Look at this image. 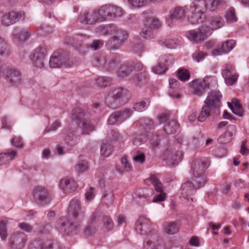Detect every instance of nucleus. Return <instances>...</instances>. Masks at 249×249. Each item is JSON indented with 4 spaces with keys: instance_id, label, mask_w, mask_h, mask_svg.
<instances>
[{
    "instance_id": "1",
    "label": "nucleus",
    "mask_w": 249,
    "mask_h": 249,
    "mask_svg": "<svg viewBox=\"0 0 249 249\" xmlns=\"http://www.w3.org/2000/svg\"><path fill=\"white\" fill-rule=\"evenodd\" d=\"M224 20L220 16L213 17L211 21H205L197 30H190L186 33L187 38L195 43L206 39L213 30H217L224 25Z\"/></svg>"
},
{
    "instance_id": "2",
    "label": "nucleus",
    "mask_w": 249,
    "mask_h": 249,
    "mask_svg": "<svg viewBox=\"0 0 249 249\" xmlns=\"http://www.w3.org/2000/svg\"><path fill=\"white\" fill-rule=\"evenodd\" d=\"M80 211V205L79 200H72L67 209L68 217H61L57 223V228L62 232H65L68 230V232L70 231L76 233L80 226V223L78 220Z\"/></svg>"
},
{
    "instance_id": "3",
    "label": "nucleus",
    "mask_w": 249,
    "mask_h": 249,
    "mask_svg": "<svg viewBox=\"0 0 249 249\" xmlns=\"http://www.w3.org/2000/svg\"><path fill=\"white\" fill-rule=\"evenodd\" d=\"M221 2L222 0H195L187 11L188 21L192 24L198 23L205 12L214 11Z\"/></svg>"
},
{
    "instance_id": "4",
    "label": "nucleus",
    "mask_w": 249,
    "mask_h": 249,
    "mask_svg": "<svg viewBox=\"0 0 249 249\" xmlns=\"http://www.w3.org/2000/svg\"><path fill=\"white\" fill-rule=\"evenodd\" d=\"M85 114L81 108H74L71 111V119L77 121L84 133L88 134L94 130L95 126L90 121L85 118Z\"/></svg>"
},
{
    "instance_id": "5",
    "label": "nucleus",
    "mask_w": 249,
    "mask_h": 249,
    "mask_svg": "<svg viewBox=\"0 0 249 249\" xmlns=\"http://www.w3.org/2000/svg\"><path fill=\"white\" fill-rule=\"evenodd\" d=\"M211 84L215 86L216 82L213 77H206L202 80H195L193 82L194 92L197 95H201L207 89H210Z\"/></svg>"
},
{
    "instance_id": "6",
    "label": "nucleus",
    "mask_w": 249,
    "mask_h": 249,
    "mask_svg": "<svg viewBox=\"0 0 249 249\" xmlns=\"http://www.w3.org/2000/svg\"><path fill=\"white\" fill-rule=\"evenodd\" d=\"M149 181L154 186L155 190L159 193L156 195L153 199V202L155 203L164 201L166 198V194L163 192V187L160 182L157 176L152 175L149 178Z\"/></svg>"
},
{
    "instance_id": "7",
    "label": "nucleus",
    "mask_w": 249,
    "mask_h": 249,
    "mask_svg": "<svg viewBox=\"0 0 249 249\" xmlns=\"http://www.w3.org/2000/svg\"><path fill=\"white\" fill-rule=\"evenodd\" d=\"M33 196L35 200L42 205L49 203L52 199V196L49 191L41 186L34 189Z\"/></svg>"
},
{
    "instance_id": "8",
    "label": "nucleus",
    "mask_w": 249,
    "mask_h": 249,
    "mask_svg": "<svg viewBox=\"0 0 249 249\" xmlns=\"http://www.w3.org/2000/svg\"><path fill=\"white\" fill-rule=\"evenodd\" d=\"M221 98L222 95L219 91L217 90H212L208 93L204 103L206 105L217 111V109L221 106L220 100Z\"/></svg>"
},
{
    "instance_id": "9",
    "label": "nucleus",
    "mask_w": 249,
    "mask_h": 249,
    "mask_svg": "<svg viewBox=\"0 0 249 249\" xmlns=\"http://www.w3.org/2000/svg\"><path fill=\"white\" fill-rule=\"evenodd\" d=\"M120 12V9L112 5H105L101 6L98 10L97 13L99 16L101 21L105 20L108 16H117Z\"/></svg>"
},
{
    "instance_id": "10",
    "label": "nucleus",
    "mask_w": 249,
    "mask_h": 249,
    "mask_svg": "<svg viewBox=\"0 0 249 249\" xmlns=\"http://www.w3.org/2000/svg\"><path fill=\"white\" fill-rule=\"evenodd\" d=\"M203 187V185L200 184L195 185L192 182L186 181L182 184L181 190V196L186 200L189 201L193 200L191 196L195 193L196 191Z\"/></svg>"
},
{
    "instance_id": "11",
    "label": "nucleus",
    "mask_w": 249,
    "mask_h": 249,
    "mask_svg": "<svg viewBox=\"0 0 249 249\" xmlns=\"http://www.w3.org/2000/svg\"><path fill=\"white\" fill-rule=\"evenodd\" d=\"M235 68L232 65H228L223 71L222 74L224 77L226 84L228 86H231L236 83L238 74L234 72Z\"/></svg>"
},
{
    "instance_id": "12",
    "label": "nucleus",
    "mask_w": 249,
    "mask_h": 249,
    "mask_svg": "<svg viewBox=\"0 0 249 249\" xmlns=\"http://www.w3.org/2000/svg\"><path fill=\"white\" fill-rule=\"evenodd\" d=\"M235 45V41L234 40H228L219 45L218 48L213 49L211 52L212 55L218 56L228 53L234 48Z\"/></svg>"
},
{
    "instance_id": "13",
    "label": "nucleus",
    "mask_w": 249,
    "mask_h": 249,
    "mask_svg": "<svg viewBox=\"0 0 249 249\" xmlns=\"http://www.w3.org/2000/svg\"><path fill=\"white\" fill-rule=\"evenodd\" d=\"M24 13L22 12L6 13L2 17L1 23L4 26H8L18 20L24 19Z\"/></svg>"
},
{
    "instance_id": "14",
    "label": "nucleus",
    "mask_w": 249,
    "mask_h": 249,
    "mask_svg": "<svg viewBox=\"0 0 249 249\" xmlns=\"http://www.w3.org/2000/svg\"><path fill=\"white\" fill-rule=\"evenodd\" d=\"M115 35V36L113 37L108 43V45L110 46V48L113 49H118L128 37L126 31L119 29Z\"/></svg>"
},
{
    "instance_id": "15",
    "label": "nucleus",
    "mask_w": 249,
    "mask_h": 249,
    "mask_svg": "<svg viewBox=\"0 0 249 249\" xmlns=\"http://www.w3.org/2000/svg\"><path fill=\"white\" fill-rule=\"evenodd\" d=\"M132 114V111L129 109L125 110L122 112H115L109 116L108 119V124L113 125L117 123H121L128 119Z\"/></svg>"
},
{
    "instance_id": "16",
    "label": "nucleus",
    "mask_w": 249,
    "mask_h": 249,
    "mask_svg": "<svg viewBox=\"0 0 249 249\" xmlns=\"http://www.w3.org/2000/svg\"><path fill=\"white\" fill-rule=\"evenodd\" d=\"M49 65L50 67L52 68H59L63 65L67 67H71L72 66L71 63H66L64 62L61 51H56L53 53L50 58Z\"/></svg>"
},
{
    "instance_id": "17",
    "label": "nucleus",
    "mask_w": 249,
    "mask_h": 249,
    "mask_svg": "<svg viewBox=\"0 0 249 249\" xmlns=\"http://www.w3.org/2000/svg\"><path fill=\"white\" fill-rule=\"evenodd\" d=\"M26 242V236L23 233L14 234L10 239V246L13 249H22Z\"/></svg>"
},
{
    "instance_id": "18",
    "label": "nucleus",
    "mask_w": 249,
    "mask_h": 249,
    "mask_svg": "<svg viewBox=\"0 0 249 249\" xmlns=\"http://www.w3.org/2000/svg\"><path fill=\"white\" fill-rule=\"evenodd\" d=\"M151 222L150 220L144 217H140L137 221L136 231L142 235H146L150 231Z\"/></svg>"
},
{
    "instance_id": "19",
    "label": "nucleus",
    "mask_w": 249,
    "mask_h": 249,
    "mask_svg": "<svg viewBox=\"0 0 249 249\" xmlns=\"http://www.w3.org/2000/svg\"><path fill=\"white\" fill-rule=\"evenodd\" d=\"M209 163L205 160H196L192 166L193 174L196 178H199L208 168Z\"/></svg>"
},
{
    "instance_id": "20",
    "label": "nucleus",
    "mask_w": 249,
    "mask_h": 249,
    "mask_svg": "<svg viewBox=\"0 0 249 249\" xmlns=\"http://www.w3.org/2000/svg\"><path fill=\"white\" fill-rule=\"evenodd\" d=\"M7 76L12 86H18L22 83L21 74L19 71L11 68L7 71Z\"/></svg>"
},
{
    "instance_id": "21",
    "label": "nucleus",
    "mask_w": 249,
    "mask_h": 249,
    "mask_svg": "<svg viewBox=\"0 0 249 249\" xmlns=\"http://www.w3.org/2000/svg\"><path fill=\"white\" fill-rule=\"evenodd\" d=\"M60 187L64 193L69 194L75 190L77 185L72 178L66 177L60 181Z\"/></svg>"
},
{
    "instance_id": "22",
    "label": "nucleus",
    "mask_w": 249,
    "mask_h": 249,
    "mask_svg": "<svg viewBox=\"0 0 249 249\" xmlns=\"http://www.w3.org/2000/svg\"><path fill=\"white\" fill-rule=\"evenodd\" d=\"M97 12L84 13L81 15L79 20L81 22L87 24H93L97 21L101 22L99 19Z\"/></svg>"
},
{
    "instance_id": "23",
    "label": "nucleus",
    "mask_w": 249,
    "mask_h": 249,
    "mask_svg": "<svg viewBox=\"0 0 249 249\" xmlns=\"http://www.w3.org/2000/svg\"><path fill=\"white\" fill-rule=\"evenodd\" d=\"M118 29V27L115 24H111L107 25H100L96 28L95 31L97 33L104 35H113L116 34Z\"/></svg>"
},
{
    "instance_id": "24",
    "label": "nucleus",
    "mask_w": 249,
    "mask_h": 249,
    "mask_svg": "<svg viewBox=\"0 0 249 249\" xmlns=\"http://www.w3.org/2000/svg\"><path fill=\"white\" fill-rule=\"evenodd\" d=\"M14 220L9 218L0 220V237L2 240H5L7 237L6 227L11 226Z\"/></svg>"
},
{
    "instance_id": "25",
    "label": "nucleus",
    "mask_w": 249,
    "mask_h": 249,
    "mask_svg": "<svg viewBox=\"0 0 249 249\" xmlns=\"http://www.w3.org/2000/svg\"><path fill=\"white\" fill-rule=\"evenodd\" d=\"M184 14L185 11L182 8H176L170 17L166 18V23L168 26H171L174 19H179L184 16Z\"/></svg>"
},
{
    "instance_id": "26",
    "label": "nucleus",
    "mask_w": 249,
    "mask_h": 249,
    "mask_svg": "<svg viewBox=\"0 0 249 249\" xmlns=\"http://www.w3.org/2000/svg\"><path fill=\"white\" fill-rule=\"evenodd\" d=\"M158 241V235L156 234H151L148 236L144 241V249H157Z\"/></svg>"
},
{
    "instance_id": "27",
    "label": "nucleus",
    "mask_w": 249,
    "mask_h": 249,
    "mask_svg": "<svg viewBox=\"0 0 249 249\" xmlns=\"http://www.w3.org/2000/svg\"><path fill=\"white\" fill-rule=\"evenodd\" d=\"M216 110L214 109H212L211 107L205 104L202 107L197 117V120L199 122H203L206 120L210 114L216 113Z\"/></svg>"
},
{
    "instance_id": "28",
    "label": "nucleus",
    "mask_w": 249,
    "mask_h": 249,
    "mask_svg": "<svg viewBox=\"0 0 249 249\" xmlns=\"http://www.w3.org/2000/svg\"><path fill=\"white\" fill-rule=\"evenodd\" d=\"M13 35L15 40L18 42L25 41L30 36V34L27 29H16Z\"/></svg>"
},
{
    "instance_id": "29",
    "label": "nucleus",
    "mask_w": 249,
    "mask_h": 249,
    "mask_svg": "<svg viewBox=\"0 0 249 249\" xmlns=\"http://www.w3.org/2000/svg\"><path fill=\"white\" fill-rule=\"evenodd\" d=\"M229 107L233 113L239 116L243 115V109L240 102L235 98H233L231 103H228Z\"/></svg>"
},
{
    "instance_id": "30",
    "label": "nucleus",
    "mask_w": 249,
    "mask_h": 249,
    "mask_svg": "<svg viewBox=\"0 0 249 249\" xmlns=\"http://www.w3.org/2000/svg\"><path fill=\"white\" fill-rule=\"evenodd\" d=\"M166 158L164 159L165 160L169 161L171 165H175L178 164L181 160L182 157V153L181 151H177L175 152L174 155H169L168 152H167L165 154Z\"/></svg>"
},
{
    "instance_id": "31",
    "label": "nucleus",
    "mask_w": 249,
    "mask_h": 249,
    "mask_svg": "<svg viewBox=\"0 0 249 249\" xmlns=\"http://www.w3.org/2000/svg\"><path fill=\"white\" fill-rule=\"evenodd\" d=\"M47 51L45 47H41L36 49L34 53L31 55L30 57L33 61L43 59L46 55Z\"/></svg>"
},
{
    "instance_id": "32",
    "label": "nucleus",
    "mask_w": 249,
    "mask_h": 249,
    "mask_svg": "<svg viewBox=\"0 0 249 249\" xmlns=\"http://www.w3.org/2000/svg\"><path fill=\"white\" fill-rule=\"evenodd\" d=\"M17 156L16 151L13 150L9 153L0 154V166L6 164L16 158Z\"/></svg>"
},
{
    "instance_id": "33",
    "label": "nucleus",
    "mask_w": 249,
    "mask_h": 249,
    "mask_svg": "<svg viewBox=\"0 0 249 249\" xmlns=\"http://www.w3.org/2000/svg\"><path fill=\"white\" fill-rule=\"evenodd\" d=\"M174 61V59L173 56L169 54L161 55L159 58L158 62L160 65H165L167 67L171 66Z\"/></svg>"
},
{
    "instance_id": "34",
    "label": "nucleus",
    "mask_w": 249,
    "mask_h": 249,
    "mask_svg": "<svg viewBox=\"0 0 249 249\" xmlns=\"http://www.w3.org/2000/svg\"><path fill=\"white\" fill-rule=\"evenodd\" d=\"M179 127V124L176 121L172 120L169 121L165 126L164 128L165 132L167 134H171L176 131Z\"/></svg>"
},
{
    "instance_id": "35",
    "label": "nucleus",
    "mask_w": 249,
    "mask_h": 249,
    "mask_svg": "<svg viewBox=\"0 0 249 249\" xmlns=\"http://www.w3.org/2000/svg\"><path fill=\"white\" fill-rule=\"evenodd\" d=\"M179 127V124L176 121L172 120L169 121L165 126L164 128L165 132L167 134H171L176 131Z\"/></svg>"
},
{
    "instance_id": "36",
    "label": "nucleus",
    "mask_w": 249,
    "mask_h": 249,
    "mask_svg": "<svg viewBox=\"0 0 249 249\" xmlns=\"http://www.w3.org/2000/svg\"><path fill=\"white\" fill-rule=\"evenodd\" d=\"M121 167L118 169V171L121 174L128 172L132 169V167L125 157H124L121 160Z\"/></svg>"
},
{
    "instance_id": "37",
    "label": "nucleus",
    "mask_w": 249,
    "mask_h": 249,
    "mask_svg": "<svg viewBox=\"0 0 249 249\" xmlns=\"http://www.w3.org/2000/svg\"><path fill=\"white\" fill-rule=\"evenodd\" d=\"M140 34L142 37L146 39L152 38L154 36L151 27L147 26L146 24H144V27L142 29Z\"/></svg>"
},
{
    "instance_id": "38",
    "label": "nucleus",
    "mask_w": 249,
    "mask_h": 249,
    "mask_svg": "<svg viewBox=\"0 0 249 249\" xmlns=\"http://www.w3.org/2000/svg\"><path fill=\"white\" fill-rule=\"evenodd\" d=\"M225 17L228 22H236L237 20V18L235 15V9L233 7H230L227 10Z\"/></svg>"
},
{
    "instance_id": "39",
    "label": "nucleus",
    "mask_w": 249,
    "mask_h": 249,
    "mask_svg": "<svg viewBox=\"0 0 249 249\" xmlns=\"http://www.w3.org/2000/svg\"><path fill=\"white\" fill-rule=\"evenodd\" d=\"M149 103L150 102L148 100L142 101L135 103L133 107V108L135 111L142 112L149 106Z\"/></svg>"
},
{
    "instance_id": "40",
    "label": "nucleus",
    "mask_w": 249,
    "mask_h": 249,
    "mask_svg": "<svg viewBox=\"0 0 249 249\" xmlns=\"http://www.w3.org/2000/svg\"><path fill=\"white\" fill-rule=\"evenodd\" d=\"M164 229L166 233L172 235L176 233L178 231V228L174 222H170L165 225Z\"/></svg>"
},
{
    "instance_id": "41",
    "label": "nucleus",
    "mask_w": 249,
    "mask_h": 249,
    "mask_svg": "<svg viewBox=\"0 0 249 249\" xmlns=\"http://www.w3.org/2000/svg\"><path fill=\"white\" fill-rule=\"evenodd\" d=\"M236 131V126L234 125H230L228 126L227 128V131L225 134V135H229L230 137V139H228L227 140L223 141L222 139L223 137H224V135L221 136L219 138V141L220 142H227L231 141V137L234 135L235 132Z\"/></svg>"
},
{
    "instance_id": "42",
    "label": "nucleus",
    "mask_w": 249,
    "mask_h": 249,
    "mask_svg": "<svg viewBox=\"0 0 249 249\" xmlns=\"http://www.w3.org/2000/svg\"><path fill=\"white\" fill-rule=\"evenodd\" d=\"M10 53V50L6 42L1 38H0V55L7 56Z\"/></svg>"
},
{
    "instance_id": "43",
    "label": "nucleus",
    "mask_w": 249,
    "mask_h": 249,
    "mask_svg": "<svg viewBox=\"0 0 249 249\" xmlns=\"http://www.w3.org/2000/svg\"><path fill=\"white\" fill-rule=\"evenodd\" d=\"M112 149L111 146L107 143H103L101 145V155L104 157H107L111 154Z\"/></svg>"
},
{
    "instance_id": "44",
    "label": "nucleus",
    "mask_w": 249,
    "mask_h": 249,
    "mask_svg": "<svg viewBox=\"0 0 249 249\" xmlns=\"http://www.w3.org/2000/svg\"><path fill=\"white\" fill-rule=\"evenodd\" d=\"M177 72L178 77L180 80L185 82L189 79L190 73L187 70L180 68Z\"/></svg>"
},
{
    "instance_id": "45",
    "label": "nucleus",
    "mask_w": 249,
    "mask_h": 249,
    "mask_svg": "<svg viewBox=\"0 0 249 249\" xmlns=\"http://www.w3.org/2000/svg\"><path fill=\"white\" fill-rule=\"evenodd\" d=\"M129 3L133 7L141 8L151 2H155L152 0H128Z\"/></svg>"
},
{
    "instance_id": "46",
    "label": "nucleus",
    "mask_w": 249,
    "mask_h": 249,
    "mask_svg": "<svg viewBox=\"0 0 249 249\" xmlns=\"http://www.w3.org/2000/svg\"><path fill=\"white\" fill-rule=\"evenodd\" d=\"M129 3L133 7L141 8L151 2H155L152 0H128Z\"/></svg>"
},
{
    "instance_id": "47",
    "label": "nucleus",
    "mask_w": 249,
    "mask_h": 249,
    "mask_svg": "<svg viewBox=\"0 0 249 249\" xmlns=\"http://www.w3.org/2000/svg\"><path fill=\"white\" fill-rule=\"evenodd\" d=\"M147 139V136L146 134H136L132 139V142L134 145H139L146 142Z\"/></svg>"
},
{
    "instance_id": "48",
    "label": "nucleus",
    "mask_w": 249,
    "mask_h": 249,
    "mask_svg": "<svg viewBox=\"0 0 249 249\" xmlns=\"http://www.w3.org/2000/svg\"><path fill=\"white\" fill-rule=\"evenodd\" d=\"M89 169L88 163L85 160L78 161L75 167V170L78 173H84Z\"/></svg>"
},
{
    "instance_id": "49",
    "label": "nucleus",
    "mask_w": 249,
    "mask_h": 249,
    "mask_svg": "<svg viewBox=\"0 0 249 249\" xmlns=\"http://www.w3.org/2000/svg\"><path fill=\"white\" fill-rule=\"evenodd\" d=\"M159 43L161 45L170 49H175L177 46L176 42L174 40L171 39H162L159 41Z\"/></svg>"
},
{
    "instance_id": "50",
    "label": "nucleus",
    "mask_w": 249,
    "mask_h": 249,
    "mask_svg": "<svg viewBox=\"0 0 249 249\" xmlns=\"http://www.w3.org/2000/svg\"><path fill=\"white\" fill-rule=\"evenodd\" d=\"M104 227L107 231L113 229V223L111 218L108 216H105L103 218Z\"/></svg>"
},
{
    "instance_id": "51",
    "label": "nucleus",
    "mask_w": 249,
    "mask_h": 249,
    "mask_svg": "<svg viewBox=\"0 0 249 249\" xmlns=\"http://www.w3.org/2000/svg\"><path fill=\"white\" fill-rule=\"evenodd\" d=\"M167 67H165V65H160L159 63H158V65L153 67L152 71L153 72L158 74H161L164 73V72L167 69Z\"/></svg>"
},
{
    "instance_id": "52",
    "label": "nucleus",
    "mask_w": 249,
    "mask_h": 249,
    "mask_svg": "<svg viewBox=\"0 0 249 249\" xmlns=\"http://www.w3.org/2000/svg\"><path fill=\"white\" fill-rule=\"evenodd\" d=\"M147 24L151 27L152 29H157L161 26L160 20L158 19L152 18L148 19L147 21Z\"/></svg>"
},
{
    "instance_id": "53",
    "label": "nucleus",
    "mask_w": 249,
    "mask_h": 249,
    "mask_svg": "<svg viewBox=\"0 0 249 249\" xmlns=\"http://www.w3.org/2000/svg\"><path fill=\"white\" fill-rule=\"evenodd\" d=\"M133 160L136 162L143 163L145 161L144 154L142 152L138 151L133 157Z\"/></svg>"
},
{
    "instance_id": "54",
    "label": "nucleus",
    "mask_w": 249,
    "mask_h": 249,
    "mask_svg": "<svg viewBox=\"0 0 249 249\" xmlns=\"http://www.w3.org/2000/svg\"><path fill=\"white\" fill-rule=\"evenodd\" d=\"M206 56L205 53L199 51L194 53L192 55L193 59L197 62L202 61Z\"/></svg>"
},
{
    "instance_id": "55",
    "label": "nucleus",
    "mask_w": 249,
    "mask_h": 249,
    "mask_svg": "<svg viewBox=\"0 0 249 249\" xmlns=\"http://www.w3.org/2000/svg\"><path fill=\"white\" fill-rule=\"evenodd\" d=\"M109 78L105 77H99L96 79L97 84L101 87L107 86L109 84Z\"/></svg>"
},
{
    "instance_id": "56",
    "label": "nucleus",
    "mask_w": 249,
    "mask_h": 249,
    "mask_svg": "<svg viewBox=\"0 0 249 249\" xmlns=\"http://www.w3.org/2000/svg\"><path fill=\"white\" fill-rule=\"evenodd\" d=\"M131 71V69L124 68L121 69L117 72V75L118 77L121 78H124L127 76Z\"/></svg>"
},
{
    "instance_id": "57",
    "label": "nucleus",
    "mask_w": 249,
    "mask_h": 249,
    "mask_svg": "<svg viewBox=\"0 0 249 249\" xmlns=\"http://www.w3.org/2000/svg\"><path fill=\"white\" fill-rule=\"evenodd\" d=\"M124 90L121 89H117L113 90L110 94L109 96L112 97L114 99H117L122 96L123 94L124 93Z\"/></svg>"
},
{
    "instance_id": "58",
    "label": "nucleus",
    "mask_w": 249,
    "mask_h": 249,
    "mask_svg": "<svg viewBox=\"0 0 249 249\" xmlns=\"http://www.w3.org/2000/svg\"><path fill=\"white\" fill-rule=\"evenodd\" d=\"M13 145L16 148H21L23 145V143L20 137H15L11 141Z\"/></svg>"
},
{
    "instance_id": "59",
    "label": "nucleus",
    "mask_w": 249,
    "mask_h": 249,
    "mask_svg": "<svg viewBox=\"0 0 249 249\" xmlns=\"http://www.w3.org/2000/svg\"><path fill=\"white\" fill-rule=\"evenodd\" d=\"M61 126V123L59 121H55L50 126L47 127L45 129V132H49L52 131H55L56 129Z\"/></svg>"
},
{
    "instance_id": "60",
    "label": "nucleus",
    "mask_w": 249,
    "mask_h": 249,
    "mask_svg": "<svg viewBox=\"0 0 249 249\" xmlns=\"http://www.w3.org/2000/svg\"><path fill=\"white\" fill-rule=\"evenodd\" d=\"M94 196L95 195L94 193V189L93 188H90L88 190H87L85 194L86 199L87 200L90 201L92 200Z\"/></svg>"
},
{
    "instance_id": "61",
    "label": "nucleus",
    "mask_w": 249,
    "mask_h": 249,
    "mask_svg": "<svg viewBox=\"0 0 249 249\" xmlns=\"http://www.w3.org/2000/svg\"><path fill=\"white\" fill-rule=\"evenodd\" d=\"M189 244L191 246L198 247L200 246L199 239L198 237L193 236L192 237L189 241Z\"/></svg>"
},
{
    "instance_id": "62",
    "label": "nucleus",
    "mask_w": 249,
    "mask_h": 249,
    "mask_svg": "<svg viewBox=\"0 0 249 249\" xmlns=\"http://www.w3.org/2000/svg\"><path fill=\"white\" fill-rule=\"evenodd\" d=\"M18 226L21 230L26 232H30L32 230V227L26 223H20Z\"/></svg>"
},
{
    "instance_id": "63",
    "label": "nucleus",
    "mask_w": 249,
    "mask_h": 249,
    "mask_svg": "<svg viewBox=\"0 0 249 249\" xmlns=\"http://www.w3.org/2000/svg\"><path fill=\"white\" fill-rule=\"evenodd\" d=\"M2 127L10 129L11 128V121L7 117H4L2 119Z\"/></svg>"
},
{
    "instance_id": "64",
    "label": "nucleus",
    "mask_w": 249,
    "mask_h": 249,
    "mask_svg": "<svg viewBox=\"0 0 249 249\" xmlns=\"http://www.w3.org/2000/svg\"><path fill=\"white\" fill-rule=\"evenodd\" d=\"M169 83L171 89H177L179 86L178 81L174 78H170L169 79Z\"/></svg>"
}]
</instances>
